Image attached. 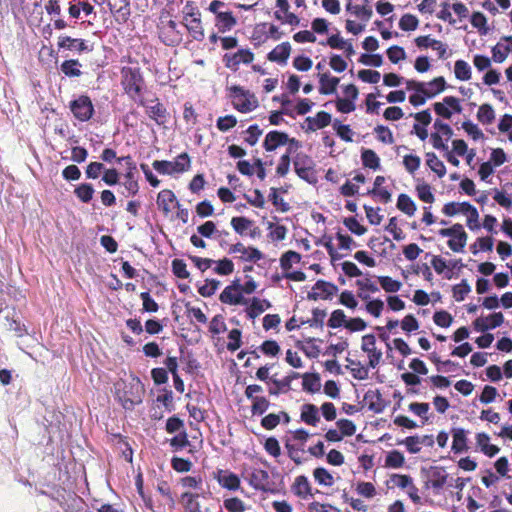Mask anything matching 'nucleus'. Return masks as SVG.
<instances>
[{
  "mask_svg": "<svg viewBox=\"0 0 512 512\" xmlns=\"http://www.w3.org/2000/svg\"><path fill=\"white\" fill-rule=\"evenodd\" d=\"M144 393L143 384L134 376H129L115 384V395L125 409H131L134 405L141 403Z\"/></svg>",
  "mask_w": 512,
  "mask_h": 512,
  "instance_id": "1",
  "label": "nucleus"
},
{
  "mask_svg": "<svg viewBox=\"0 0 512 512\" xmlns=\"http://www.w3.org/2000/svg\"><path fill=\"white\" fill-rule=\"evenodd\" d=\"M443 213L447 216H454L463 213L466 216V224L471 230L479 229V213L477 209L469 203H448L443 207Z\"/></svg>",
  "mask_w": 512,
  "mask_h": 512,
  "instance_id": "2",
  "label": "nucleus"
},
{
  "mask_svg": "<svg viewBox=\"0 0 512 512\" xmlns=\"http://www.w3.org/2000/svg\"><path fill=\"white\" fill-rule=\"evenodd\" d=\"M232 103L235 109L242 113L253 111L258 106V100L254 94L239 86L230 88Z\"/></svg>",
  "mask_w": 512,
  "mask_h": 512,
  "instance_id": "3",
  "label": "nucleus"
},
{
  "mask_svg": "<svg viewBox=\"0 0 512 512\" xmlns=\"http://www.w3.org/2000/svg\"><path fill=\"white\" fill-rule=\"evenodd\" d=\"M200 16V12L193 5L187 4L183 9V24L196 40L204 37Z\"/></svg>",
  "mask_w": 512,
  "mask_h": 512,
  "instance_id": "4",
  "label": "nucleus"
},
{
  "mask_svg": "<svg viewBox=\"0 0 512 512\" xmlns=\"http://www.w3.org/2000/svg\"><path fill=\"white\" fill-rule=\"evenodd\" d=\"M152 165L159 173H180L189 169L190 159L186 153H182L174 161H154Z\"/></svg>",
  "mask_w": 512,
  "mask_h": 512,
  "instance_id": "5",
  "label": "nucleus"
},
{
  "mask_svg": "<svg viewBox=\"0 0 512 512\" xmlns=\"http://www.w3.org/2000/svg\"><path fill=\"white\" fill-rule=\"evenodd\" d=\"M122 74L124 89L131 97L136 96L142 86V78L139 71L133 68H123Z\"/></svg>",
  "mask_w": 512,
  "mask_h": 512,
  "instance_id": "6",
  "label": "nucleus"
},
{
  "mask_svg": "<svg viewBox=\"0 0 512 512\" xmlns=\"http://www.w3.org/2000/svg\"><path fill=\"white\" fill-rule=\"evenodd\" d=\"M361 349L367 354L369 366L375 368L382 359V351L376 348V338L372 334L362 337Z\"/></svg>",
  "mask_w": 512,
  "mask_h": 512,
  "instance_id": "7",
  "label": "nucleus"
},
{
  "mask_svg": "<svg viewBox=\"0 0 512 512\" xmlns=\"http://www.w3.org/2000/svg\"><path fill=\"white\" fill-rule=\"evenodd\" d=\"M313 161L306 154L299 153L294 159V169L297 175L307 181L313 177Z\"/></svg>",
  "mask_w": 512,
  "mask_h": 512,
  "instance_id": "8",
  "label": "nucleus"
},
{
  "mask_svg": "<svg viewBox=\"0 0 512 512\" xmlns=\"http://www.w3.org/2000/svg\"><path fill=\"white\" fill-rule=\"evenodd\" d=\"M71 110L76 118L86 121L92 116L93 106L88 97L81 96L71 103Z\"/></svg>",
  "mask_w": 512,
  "mask_h": 512,
  "instance_id": "9",
  "label": "nucleus"
},
{
  "mask_svg": "<svg viewBox=\"0 0 512 512\" xmlns=\"http://www.w3.org/2000/svg\"><path fill=\"white\" fill-rule=\"evenodd\" d=\"M220 300L221 302L229 305H239L246 303V300L244 299L238 284L227 286L222 291Z\"/></svg>",
  "mask_w": 512,
  "mask_h": 512,
  "instance_id": "10",
  "label": "nucleus"
},
{
  "mask_svg": "<svg viewBox=\"0 0 512 512\" xmlns=\"http://www.w3.org/2000/svg\"><path fill=\"white\" fill-rule=\"evenodd\" d=\"M503 314L498 312L488 317H479L474 322V328L479 332H484L488 329H493L500 326L503 323Z\"/></svg>",
  "mask_w": 512,
  "mask_h": 512,
  "instance_id": "11",
  "label": "nucleus"
},
{
  "mask_svg": "<svg viewBox=\"0 0 512 512\" xmlns=\"http://www.w3.org/2000/svg\"><path fill=\"white\" fill-rule=\"evenodd\" d=\"M214 477L222 487L228 490H236L240 486L239 477L229 470L219 469L215 472Z\"/></svg>",
  "mask_w": 512,
  "mask_h": 512,
  "instance_id": "12",
  "label": "nucleus"
},
{
  "mask_svg": "<svg viewBox=\"0 0 512 512\" xmlns=\"http://www.w3.org/2000/svg\"><path fill=\"white\" fill-rule=\"evenodd\" d=\"M288 142L294 143V140H290L288 135L278 131L269 132L264 141V147L267 151H273L277 147L287 144Z\"/></svg>",
  "mask_w": 512,
  "mask_h": 512,
  "instance_id": "13",
  "label": "nucleus"
},
{
  "mask_svg": "<svg viewBox=\"0 0 512 512\" xmlns=\"http://www.w3.org/2000/svg\"><path fill=\"white\" fill-rule=\"evenodd\" d=\"M467 233L464 231V228L461 224H456V232L452 234L449 241L448 246L454 252H462L467 243Z\"/></svg>",
  "mask_w": 512,
  "mask_h": 512,
  "instance_id": "14",
  "label": "nucleus"
},
{
  "mask_svg": "<svg viewBox=\"0 0 512 512\" xmlns=\"http://www.w3.org/2000/svg\"><path fill=\"white\" fill-rule=\"evenodd\" d=\"M505 43H498L492 49L493 60L502 63L506 60L508 54L512 52V36L503 39Z\"/></svg>",
  "mask_w": 512,
  "mask_h": 512,
  "instance_id": "15",
  "label": "nucleus"
},
{
  "mask_svg": "<svg viewBox=\"0 0 512 512\" xmlns=\"http://www.w3.org/2000/svg\"><path fill=\"white\" fill-rule=\"evenodd\" d=\"M232 252L239 254L240 258L245 261H257L262 257L261 252L253 247H246L242 243L233 245Z\"/></svg>",
  "mask_w": 512,
  "mask_h": 512,
  "instance_id": "16",
  "label": "nucleus"
},
{
  "mask_svg": "<svg viewBox=\"0 0 512 512\" xmlns=\"http://www.w3.org/2000/svg\"><path fill=\"white\" fill-rule=\"evenodd\" d=\"M200 494L184 492L180 497V503L183 505L185 512H201Z\"/></svg>",
  "mask_w": 512,
  "mask_h": 512,
  "instance_id": "17",
  "label": "nucleus"
},
{
  "mask_svg": "<svg viewBox=\"0 0 512 512\" xmlns=\"http://www.w3.org/2000/svg\"><path fill=\"white\" fill-rule=\"evenodd\" d=\"M58 46L69 50H76L79 52L90 50L88 45L81 39H73L67 36H60L58 38Z\"/></svg>",
  "mask_w": 512,
  "mask_h": 512,
  "instance_id": "18",
  "label": "nucleus"
},
{
  "mask_svg": "<svg viewBox=\"0 0 512 512\" xmlns=\"http://www.w3.org/2000/svg\"><path fill=\"white\" fill-rule=\"evenodd\" d=\"M147 113L150 118L154 119L158 124H163L166 118V110L158 101L152 100L146 105Z\"/></svg>",
  "mask_w": 512,
  "mask_h": 512,
  "instance_id": "19",
  "label": "nucleus"
},
{
  "mask_svg": "<svg viewBox=\"0 0 512 512\" xmlns=\"http://www.w3.org/2000/svg\"><path fill=\"white\" fill-rule=\"evenodd\" d=\"M404 444L407 447V449L409 450V452L418 453L421 449V445H423V444L432 445L433 438H432V436H423V437L410 436L404 440Z\"/></svg>",
  "mask_w": 512,
  "mask_h": 512,
  "instance_id": "20",
  "label": "nucleus"
},
{
  "mask_svg": "<svg viewBox=\"0 0 512 512\" xmlns=\"http://www.w3.org/2000/svg\"><path fill=\"white\" fill-rule=\"evenodd\" d=\"M236 23V18L232 15L231 12H223L222 14H218L215 21V25L221 33L230 31L236 25Z\"/></svg>",
  "mask_w": 512,
  "mask_h": 512,
  "instance_id": "21",
  "label": "nucleus"
},
{
  "mask_svg": "<svg viewBox=\"0 0 512 512\" xmlns=\"http://www.w3.org/2000/svg\"><path fill=\"white\" fill-rule=\"evenodd\" d=\"M175 201L176 197L170 190H162L157 197V205L165 214L171 212Z\"/></svg>",
  "mask_w": 512,
  "mask_h": 512,
  "instance_id": "22",
  "label": "nucleus"
},
{
  "mask_svg": "<svg viewBox=\"0 0 512 512\" xmlns=\"http://www.w3.org/2000/svg\"><path fill=\"white\" fill-rule=\"evenodd\" d=\"M253 60L254 54L248 49H242L227 60V67L236 68L240 63L249 64Z\"/></svg>",
  "mask_w": 512,
  "mask_h": 512,
  "instance_id": "23",
  "label": "nucleus"
},
{
  "mask_svg": "<svg viewBox=\"0 0 512 512\" xmlns=\"http://www.w3.org/2000/svg\"><path fill=\"white\" fill-rule=\"evenodd\" d=\"M319 82L320 93L332 94L336 91L337 85L339 83V78L332 77L327 73H323L319 75Z\"/></svg>",
  "mask_w": 512,
  "mask_h": 512,
  "instance_id": "24",
  "label": "nucleus"
},
{
  "mask_svg": "<svg viewBox=\"0 0 512 512\" xmlns=\"http://www.w3.org/2000/svg\"><path fill=\"white\" fill-rule=\"evenodd\" d=\"M397 208L409 217L413 216L417 210L415 202L407 194L398 196Z\"/></svg>",
  "mask_w": 512,
  "mask_h": 512,
  "instance_id": "25",
  "label": "nucleus"
},
{
  "mask_svg": "<svg viewBox=\"0 0 512 512\" xmlns=\"http://www.w3.org/2000/svg\"><path fill=\"white\" fill-rule=\"evenodd\" d=\"M291 51L289 43H281L277 45L268 55L269 60L275 62H285Z\"/></svg>",
  "mask_w": 512,
  "mask_h": 512,
  "instance_id": "26",
  "label": "nucleus"
},
{
  "mask_svg": "<svg viewBox=\"0 0 512 512\" xmlns=\"http://www.w3.org/2000/svg\"><path fill=\"white\" fill-rule=\"evenodd\" d=\"M301 419L312 426L319 422L318 408L313 404H305L301 410Z\"/></svg>",
  "mask_w": 512,
  "mask_h": 512,
  "instance_id": "27",
  "label": "nucleus"
},
{
  "mask_svg": "<svg viewBox=\"0 0 512 512\" xmlns=\"http://www.w3.org/2000/svg\"><path fill=\"white\" fill-rule=\"evenodd\" d=\"M445 89V79L437 77L430 82L424 83V94L431 98Z\"/></svg>",
  "mask_w": 512,
  "mask_h": 512,
  "instance_id": "28",
  "label": "nucleus"
},
{
  "mask_svg": "<svg viewBox=\"0 0 512 512\" xmlns=\"http://www.w3.org/2000/svg\"><path fill=\"white\" fill-rule=\"evenodd\" d=\"M426 164L433 172L437 174L438 177L442 178L445 176L446 167L434 153L429 152L426 154Z\"/></svg>",
  "mask_w": 512,
  "mask_h": 512,
  "instance_id": "29",
  "label": "nucleus"
},
{
  "mask_svg": "<svg viewBox=\"0 0 512 512\" xmlns=\"http://www.w3.org/2000/svg\"><path fill=\"white\" fill-rule=\"evenodd\" d=\"M271 304L269 301L265 299L253 298L251 301V305L248 309V314L251 318H255L265 310L270 308Z\"/></svg>",
  "mask_w": 512,
  "mask_h": 512,
  "instance_id": "30",
  "label": "nucleus"
},
{
  "mask_svg": "<svg viewBox=\"0 0 512 512\" xmlns=\"http://www.w3.org/2000/svg\"><path fill=\"white\" fill-rule=\"evenodd\" d=\"M361 159L365 167L376 170L380 166V158L371 149L363 150L361 154Z\"/></svg>",
  "mask_w": 512,
  "mask_h": 512,
  "instance_id": "31",
  "label": "nucleus"
},
{
  "mask_svg": "<svg viewBox=\"0 0 512 512\" xmlns=\"http://www.w3.org/2000/svg\"><path fill=\"white\" fill-rule=\"evenodd\" d=\"M302 386L304 390L316 392L320 389V378L317 374L305 373L302 375Z\"/></svg>",
  "mask_w": 512,
  "mask_h": 512,
  "instance_id": "32",
  "label": "nucleus"
},
{
  "mask_svg": "<svg viewBox=\"0 0 512 512\" xmlns=\"http://www.w3.org/2000/svg\"><path fill=\"white\" fill-rule=\"evenodd\" d=\"M454 73L459 80H469L471 78V67L466 61L457 60L454 65Z\"/></svg>",
  "mask_w": 512,
  "mask_h": 512,
  "instance_id": "33",
  "label": "nucleus"
},
{
  "mask_svg": "<svg viewBox=\"0 0 512 512\" xmlns=\"http://www.w3.org/2000/svg\"><path fill=\"white\" fill-rule=\"evenodd\" d=\"M293 490L296 495L306 497L308 494H310L311 491L308 479L305 476L296 477Z\"/></svg>",
  "mask_w": 512,
  "mask_h": 512,
  "instance_id": "34",
  "label": "nucleus"
},
{
  "mask_svg": "<svg viewBox=\"0 0 512 512\" xmlns=\"http://www.w3.org/2000/svg\"><path fill=\"white\" fill-rule=\"evenodd\" d=\"M452 449L456 452H462L466 449V433L463 429L453 431Z\"/></svg>",
  "mask_w": 512,
  "mask_h": 512,
  "instance_id": "35",
  "label": "nucleus"
},
{
  "mask_svg": "<svg viewBox=\"0 0 512 512\" xmlns=\"http://www.w3.org/2000/svg\"><path fill=\"white\" fill-rule=\"evenodd\" d=\"M477 118L483 124H490L495 118V113L491 105L483 104L479 107Z\"/></svg>",
  "mask_w": 512,
  "mask_h": 512,
  "instance_id": "36",
  "label": "nucleus"
},
{
  "mask_svg": "<svg viewBox=\"0 0 512 512\" xmlns=\"http://www.w3.org/2000/svg\"><path fill=\"white\" fill-rule=\"evenodd\" d=\"M313 476L320 485L332 486L334 484L333 476L324 468H316Z\"/></svg>",
  "mask_w": 512,
  "mask_h": 512,
  "instance_id": "37",
  "label": "nucleus"
},
{
  "mask_svg": "<svg viewBox=\"0 0 512 512\" xmlns=\"http://www.w3.org/2000/svg\"><path fill=\"white\" fill-rule=\"evenodd\" d=\"M405 458L399 451H391L388 453L385 459V465L391 468H400L403 466Z\"/></svg>",
  "mask_w": 512,
  "mask_h": 512,
  "instance_id": "38",
  "label": "nucleus"
},
{
  "mask_svg": "<svg viewBox=\"0 0 512 512\" xmlns=\"http://www.w3.org/2000/svg\"><path fill=\"white\" fill-rule=\"evenodd\" d=\"M378 280H379L381 287L386 292H389V293L397 292L402 287L401 282L394 280L388 276H380V277H378Z\"/></svg>",
  "mask_w": 512,
  "mask_h": 512,
  "instance_id": "39",
  "label": "nucleus"
},
{
  "mask_svg": "<svg viewBox=\"0 0 512 512\" xmlns=\"http://www.w3.org/2000/svg\"><path fill=\"white\" fill-rule=\"evenodd\" d=\"M347 320L348 319L345 313L342 310L338 309L333 311L332 314L330 315V318L328 320V326L331 328H338L341 326L345 327Z\"/></svg>",
  "mask_w": 512,
  "mask_h": 512,
  "instance_id": "40",
  "label": "nucleus"
},
{
  "mask_svg": "<svg viewBox=\"0 0 512 512\" xmlns=\"http://www.w3.org/2000/svg\"><path fill=\"white\" fill-rule=\"evenodd\" d=\"M447 473L443 468H436L431 475V484L433 488L440 489L446 483Z\"/></svg>",
  "mask_w": 512,
  "mask_h": 512,
  "instance_id": "41",
  "label": "nucleus"
},
{
  "mask_svg": "<svg viewBox=\"0 0 512 512\" xmlns=\"http://www.w3.org/2000/svg\"><path fill=\"white\" fill-rule=\"evenodd\" d=\"M416 192L420 200L426 203L434 202V195L431 192V188L426 183H419L416 185Z\"/></svg>",
  "mask_w": 512,
  "mask_h": 512,
  "instance_id": "42",
  "label": "nucleus"
},
{
  "mask_svg": "<svg viewBox=\"0 0 512 512\" xmlns=\"http://www.w3.org/2000/svg\"><path fill=\"white\" fill-rule=\"evenodd\" d=\"M213 264L216 265L214 268L215 272L220 275H229L234 270L232 261L226 258L219 261H214Z\"/></svg>",
  "mask_w": 512,
  "mask_h": 512,
  "instance_id": "43",
  "label": "nucleus"
},
{
  "mask_svg": "<svg viewBox=\"0 0 512 512\" xmlns=\"http://www.w3.org/2000/svg\"><path fill=\"white\" fill-rule=\"evenodd\" d=\"M399 26L404 31H413L418 26V19L414 15L405 14L400 19Z\"/></svg>",
  "mask_w": 512,
  "mask_h": 512,
  "instance_id": "44",
  "label": "nucleus"
},
{
  "mask_svg": "<svg viewBox=\"0 0 512 512\" xmlns=\"http://www.w3.org/2000/svg\"><path fill=\"white\" fill-rule=\"evenodd\" d=\"M227 349L236 351L241 346V332L238 329H232L228 334Z\"/></svg>",
  "mask_w": 512,
  "mask_h": 512,
  "instance_id": "45",
  "label": "nucleus"
},
{
  "mask_svg": "<svg viewBox=\"0 0 512 512\" xmlns=\"http://www.w3.org/2000/svg\"><path fill=\"white\" fill-rule=\"evenodd\" d=\"M339 302H340V304H342L352 310H354L358 305V302H357L354 294L348 290L341 292V294L339 296Z\"/></svg>",
  "mask_w": 512,
  "mask_h": 512,
  "instance_id": "46",
  "label": "nucleus"
},
{
  "mask_svg": "<svg viewBox=\"0 0 512 512\" xmlns=\"http://www.w3.org/2000/svg\"><path fill=\"white\" fill-rule=\"evenodd\" d=\"M300 261V255L294 251H288L281 257V266L283 269H290L294 263Z\"/></svg>",
  "mask_w": 512,
  "mask_h": 512,
  "instance_id": "47",
  "label": "nucleus"
},
{
  "mask_svg": "<svg viewBox=\"0 0 512 512\" xmlns=\"http://www.w3.org/2000/svg\"><path fill=\"white\" fill-rule=\"evenodd\" d=\"M403 164L409 173H414L420 167L421 159L416 155H406L403 158Z\"/></svg>",
  "mask_w": 512,
  "mask_h": 512,
  "instance_id": "48",
  "label": "nucleus"
},
{
  "mask_svg": "<svg viewBox=\"0 0 512 512\" xmlns=\"http://www.w3.org/2000/svg\"><path fill=\"white\" fill-rule=\"evenodd\" d=\"M78 65L76 60H67L61 65V70L67 76H79L81 72Z\"/></svg>",
  "mask_w": 512,
  "mask_h": 512,
  "instance_id": "49",
  "label": "nucleus"
},
{
  "mask_svg": "<svg viewBox=\"0 0 512 512\" xmlns=\"http://www.w3.org/2000/svg\"><path fill=\"white\" fill-rule=\"evenodd\" d=\"M94 190L92 186L87 184H82L78 188L75 189V194L79 199L83 202H89L92 199Z\"/></svg>",
  "mask_w": 512,
  "mask_h": 512,
  "instance_id": "50",
  "label": "nucleus"
},
{
  "mask_svg": "<svg viewBox=\"0 0 512 512\" xmlns=\"http://www.w3.org/2000/svg\"><path fill=\"white\" fill-rule=\"evenodd\" d=\"M384 308V302L379 299L369 300L366 303V310L368 313L373 315L374 317H379Z\"/></svg>",
  "mask_w": 512,
  "mask_h": 512,
  "instance_id": "51",
  "label": "nucleus"
},
{
  "mask_svg": "<svg viewBox=\"0 0 512 512\" xmlns=\"http://www.w3.org/2000/svg\"><path fill=\"white\" fill-rule=\"evenodd\" d=\"M180 483L185 489L200 490L202 479L200 477L186 476L181 479Z\"/></svg>",
  "mask_w": 512,
  "mask_h": 512,
  "instance_id": "52",
  "label": "nucleus"
},
{
  "mask_svg": "<svg viewBox=\"0 0 512 512\" xmlns=\"http://www.w3.org/2000/svg\"><path fill=\"white\" fill-rule=\"evenodd\" d=\"M471 291V287L466 281H462L460 284L454 286L453 297L457 301L464 300L465 296Z\"/></svg>",
  "mask_w": 512,
  "mask_h": 512,
  "instance_id": "53",
  "label": "nucleus"
},
{
  "mask_svg": "<svg viewBox=\"0 0 512 512\" xmlns=\"http://www.w3.org/2000/svg\"><path fill=\"white\" fill-rule=\"evenodd\" d=\"M345 226L356 235H363L366 233L367 229L361 225L355 218H347L344 220Z\"/></svg>",
  "mask_w": 512,
  "mask_h": 512,
  "instance_id": "54",
  "label": "nucleus"
},
{
  "mask_svg": "<svg viewBox=\"0 0 512 512\" xmlns=\"http://www.w3.org/2000/svg\"><path fill=\"white\" fill-rule=\"evenodd\" d=\"M357 492L367 498H372L376 495V489L370 482H360L356 487Z\"/></svg>",
  "mask_w": 512,
  "mask_h": 512,
  "instance_id": "55",
  "label": "nucleus"
},
{
  "mask_svg": "<svg viewBox=\"0 0 512 512\" xmlns=\"http://www.w3.org/2000/svg\"><path fill=\"white\" fill-rule=\"evenodd\" d=\"M358 77L364 82L376 84L380 80V73L375 70H360Z\"/></svg>",
  "mask_w": 512,
  "mask_h": 512,
  "instance_id": "56",
  "label": "nucleus"
},
{
  "mask_svg": "<svg viewBox=\"0 0 512 512\" xmlns=\"http://www.w3.org/2000/svg\"><path fill=\"white\" fill-rule=\"evenodd\" d=\"M237 124V119L232 115H227L224 117H220L217 120V127L220 131H228L233 128Z\"/></svg>",
  "mask_w": 512,
  "mask_h": 512,
  "instance_id": "57",
  "label": "nucleus"
},
{
  "mask_svg": "<svg viewBox=\"0 0 512 512\" xmlns=\"http://www.w3.org/2000/svg\"><path fill=\"white\" fill-rule=\"evenodd\" d=\"M391 480L393 484L402 489H409L413 485V480L408 475L395 474Z\"/></svg>",
  "mask_w": 512,
  "mask_h": 512,
  "instance_id": "58",
  "label": "nucleus"
},
{
  "mask_svg": "<svg viewBox=\"0 0 512 512\" xmlns=\"http://www.w3.org/2000/svg\"><path fill=\"white\" fill-rule=\"evenodd\" d=\"M388 58L391 62L397 63L400 60L405 59L406 53L402 47L392 46L387 50Z\"/></svg>",
  "mask_w": 512,
  "mask_h": 512,
  "instance_id": "59",
  "label": "nucleus"
},
{
  "mask_svg": "<svg viewBox=\"0 0 512 512\" xmlns=\"http://www.w3.org/2000/svg\"><path fill=\"white\" fill-rule=\"evenodd\" d=\"M337 426L341 435L351 436L355 433L356 427L352 421L348 419H341L337 422Z\"/></svg>",
  "mask_w": 512,
  "mask_h": 512,
  "instance_id": "60",
  "label": "nucleus"
},
{
  "mask_svg": "<svg viewBox=\"0 0 512 512\" xmlns=\"http://www.w3.org/2000/svg\"><path fill=\"white\" fill-rule=\"evenodd\" d=\"M342 271L348 277H359L362 275L361 270L357 267V265L351 261H344L341 263Z\"/></svg>",
  "mask_w": 512,
  "mask_h": 512,
  "instance_id": "61",
  "label": "nucleus"
},
{
  "mask_svg": "<svg viewBox=\"0 0 512 512\" xmlns=\"http://www.w3.org/2000/svg\"><path fill=\"white\" fill-rule=\"evenodd\" d=\"M224 507L229 512H243L245 510L244 503L238 498H230L224 501Z\"/></svg>",
  "mask_w": 512,
  "mask_h": 512,
  "instance_id": "62",
  "label": "nucleus"
},
{
  "mask_svg": "<svg viewBox=\"0 0 512 512\" xmlns=\"http://www.w3.org/2000/svg\"><path fill=\"white\" fill-rule=\"evenodd\" d=\"M250 224L251 222L244 217H234L231 220L232 227L240 234L244 233L250 227Z\"/></svg>",
  "mask_w": 512,
  "mask_h": 512,
  "instance_id": "63",
  "label": "nucleus"
},
{
  "mask_svg": "<svg viewBox=\"0 0 512 512\" xmlns=\"http://www.w3.org/2000/svg\"><path fill=\"white\" fill-rule=\"evenodd\" d=\"M308 510L310 512H339V510L330 505V504H323L319 502H312L308 506Z\"/></svg>",
  "mask_w": 512,
  "mask_h": 512,
  "instance_id": "64",
  "label": "nucleus"
}]
</instances>
